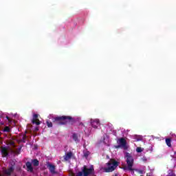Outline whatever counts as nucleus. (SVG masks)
Segmentation results:
<instances>
[{"label":"nucleus","instance_id":"nucleus-24","mask_svg":"<svg viewBox=\"0 0 176 176\" xmlns=\"http://www.w3.org/2000/svg\"><path fill=\"white\" fill-rule=\"evenodd\" d=\"M6 119H8V120H10V118H9V116H6Z\"/></svg>","mask_w":176,"mask_h":176},{"label":"nucleus","instance_id":"nucleus-5","mask_svg":"<svg viewBox=\"0 0 176 176\" xmlns=\"http://www.w3.org/2000/svg\"><path fill=\"white\" fill-rule=\"evenodd\" d=\"M38 118V114L33 115V118L32 120V124H36V126H39V124H41V121Z\"/></svg>","mask_w":176,"mask_h":176},{"label":"nucleus","instance_id":"nucleus-11","mask_svg":"<svg viewBox=\"0 0 176 176\" xmlns=\"http://www.w3.org/2000/svg\"><path fill=\"white\" fill-rule=\"evenodd\" d=\"M71 157H72V152L70 151L66 153V155L64 156V160H65V162H68V160H69Z\"/></svg>","mask_w":176,"mask_h":176},{"label":"nucleus","instance_id":"nucleus-2","mask_svg":"<svg viewBox=\"0 0 176 176\" xmlns=\"http://www.w3.org/2000/svg\"><path fill=\"white\" fill-rule=\"evenodd\" d=\"M119 166V162L115 159H110L109 161L106 164V167L103 168L104 173H112L115 171Z\"/></svg>","mask_w":176,"mask_h":176},{"label":"nucleus","instance_id":"nucleus-25","mask_svg":"<svg viewBox=\"0 0 176 176\" xmlns=\"http://www.w3.org/2000/svg\"><path fill=\"white\" fill-rule=\"evenodd\" d=\"M80 125H82V126H83V123H82V122H81V123H80Z\"/></svg>","mask_w":176,"mask_h":176},{"label":"nucleus","instance_id":"nucleus-14","mask_svg":"<svg viewBox=\"0 0 176 176\" xmlns=\"http://www.w3.org/2000/svg\"><path fill=\"white\" fill-rule=\"evenodd\" d=\"M166 144L167 146H169V148H170V146H171V139L170 138H166Z\"/></svg>","mask_w":176,"mask_h":176},{"label":"nucleus","instance_id":"nucleus-21","mask_svg":"<svg viewBox=\"0 0 176 176\" xmlns=\"http://www.w3.org/2000/svg\"><path fill=\"white\" fill-rule=\"evenodd\" d=\"M115 148L116 149H122V148H123V147H122V146H120V145H117V146H115Z\"/></svg>","mask_w":176,"mask_h":176},{"label":"nucleus","instance_id":"nucleus-22","mask_svg":"<svg viewBox=\"0 0 176 176\" xmlns=\"http://www.w3.org/2000/svg\"><path fill=\"white\" fill-rule=\"evenodd\" d=\"M10 145H11L12 146H14V142L12 141L10 142Z\"/></svg>","mask_w":176,"mask_h":176},{"label":"nucleus","instance_id":"nucleus-6","mask_svg":"<svg viewBox=\"0 0 176 176\" xmlns=\"http://www.w3.org/2000/svg\"><path fill=\"white\" fill-rule=\"evenodd\" d=\"M119 144L120 146H122V148L126 151L127 149V141H126V139L121 138L119 139Z\"/></svg>","mask_w":176,"mask_h":176},{"label":"nucleus","instance_id":"nucleus-23","mask_svg":"<svg viewBox=\"0 0 176 176\" xmlns=\"http://www.w3.org/2000/svg\"><path fill=\"white\" fill-rule=\"evenodd\" d=\"M39 131V127L36 126L35 129H34V131Z\"/></svg>","mask_w":176,"mask_h":176},{"label":"nucleus","instance_id":"nucleus-12","mask_svg":"<svg viewBox=\"0 0 176 176\" xmlns=\"http://www.w3.org/2000/svg\"><path fill=\"white\" fill-rule=\"evenodd\" d=\"M32 163L34 167H38V166H39V161L37 159L32 160Z\"/></svg>","mask_w":176,"mask_h":176},{"label":"nucleus","instance_id":"nucleus-19","mask_svg":"<svg viewBox=\"0 0 176 176\" xmlns=\"http://www.w3.org/2000/svg\"><path fill=\"white\" fill-rule=\"evenodd\" d=\"M143 151H144V148L141 147H137L136 148V152H138V153H141V152H142Z\"/></svg>","mask_w":176,"mask_h":176},{"label":"nucleus","instance_id":"nucleus-10","mask_svg":"<svg viewBox=\"0 0 176 176\" xmlns=\"http://www.w3.org/2000/svg\"><path fill=\"white\" fill-rule=\"evenodd\" d=\"M1 155L3 157H6L9 155V152L8 151V148L1 147Z\"/></svg>","mask_w":176,"mask_h":176},{"label":"nucleus","instance_id":"nucleus-3","mask_svg":"<svg viewBox=\"0 0 176 176\" xmlns=\"http://www.w3.org/2000/svg\"><path fill=\"white\" fill-rule=\"evenodd\" d=\"M125 159H126V162L127 166L124 167V170H128L129 171H134V169L133 168V166H134V158L133 157V155H131V154H130L129 153H126Z\"/></svg>","mask_w":176,"mask_h":176},{"label":"nucleus","instance_id":"nucleus-13","mask_svg":"<svg viewBox=\"0 0 176 176\" xmlns=\"http://www.w3.org/2000/svg\"><path fill=\"white\" fill-rule=\"evenodd\" d=\"M72 138L75 141V142H76V143L79 142V138L78 137L77 133H73L72 134Z\"/></svg>","mask_w":176,"mask_h":176},{"label":"nucleus","instance_id":"nucleus-20","mask_svg":"<svg viewBox=\"0 0 176 176\" xmlns=\"http://www.w3.org/2000/svg\"><path fill=\"white\" fill-rule=\"evenodd\" d=\"M168 176H175V173L173 170H169L168 173Z\"/></svg>","mask_w":176,"mask_h":176},{"label":"nucleus","instance_id":"nucleus-16","mask_svg":"<svg viewBox=\"0 0 176 176\" xmlns=\"http://www.w3.org/2000/svg\"><path fill=\"white\" fill-rule=\"evenodd\" d=\"M90 155V152L89 151H84V157H85L86 159H87L89 157V155Z\"/></svg>","mask_w":176,"mask_h":176},{"label":"nucleus","instance_id":"nucleus-15","mask_svg":"<svg viewBox=\"0 0 176 176\" xmlns=\"http://www.w3.org/2000/svg\"><path fill=\"white\" fill-rule=\"evenodd\" d=\"M46 124L47 127H53V122L49 120L46 121Z\"/></svg>","mask_w":176,"mask_h":176},{"label":"nucleus","instance_id":"nucleus-17","mask_svg":"<svg viewBox=\"0 0 176 176\" xmlns=\"http://www.w3.org/2000/svg\"><path fill=\"white\" fill-rule=\"evenodd\" d=\"M3 131L6 133H10V128L9 126H5L3 129Z\"/></svg>","mask_w":176,"mask_h":176},{"label":"nucleus","instance_id":"nucleus-8","mask_svg":"<svg viewBox=\"0 0 176 176\" xmlns=\"http://www.w3.org/2000/svg\"><path fill=\"white\" fill-rule=\"evenodd\" d=\"M25 166L27 167V171H29L30 173H34V168L32 167V163L30 162H27L25 164Z\"/></svg>","mask_w":176,"mask_h":176},{"label":"nucleus","instance_id":"nucleus-4","mask_svg":"<svg viewBox=\"0 0 176 176\" xmlns=\"http://www.w3.org/2000/svg\"><path fill=\"white\" fill-rule=\"evenodd\" d=\"M12 173H14V163L12 164L11 166L4 170V174H6V175L10 176Z\"/></svg>","mask_w":176,"mask_h":176},{"label":"nucleus","instance_id":"nucleus-1","mask_svg":"<svg viewBox=\"0 0 176 176\" xmlns=\"http://www.w3.org/2000/svg\"><path fill=\"white\" fill-rule=\"evenodd\" d=\"M52 123L56 126H65L67 124H74L75 123V118L69 116H62L54 117L52 118Z\"/></svg>","mask_w":176,"mask_h":176},{"label":"nucleus","instance_id":"nucleus-7","mask_svg":"<svg viewBox=\"0 0 176 176\" xmlns=\"http://www.w3.org/2000/svg\"><path fill=\"white\" fill-rule=\"evenodd\" d=\"M91 124L94 129H98L100 126V120L98 119H91Z\"/></svg>","mask_w":176,"mask_h":176},{"label":"nucleus","instance_id":"nucleus-18","mask_svg":"<svg viewBox=\"0 0 176 176\" xmlns=\"http://www.w3.org/2000/svg\"><path fill=\"white\" fill-rule=\"evenodd\" d=\"M25 140H27V135L24 134L22 139L21 140V142L25 143Z\"/></svg>","mask_w":176,"mask_h":176},{"label":"nucleus","instance_id":"nucleus-9","mask_svg":"<svg viewBox=\"0 0 176 176\" xmlns=\"http://www.w3.org/2000/svg\"><path fill=\"white\" fill-rule=\"evenodd\" d=\"M47 167L49 168V170L52 174H56V166L48 163Z\"/></svg>","mask_w":176,"mask_h":176}]
</instances>
